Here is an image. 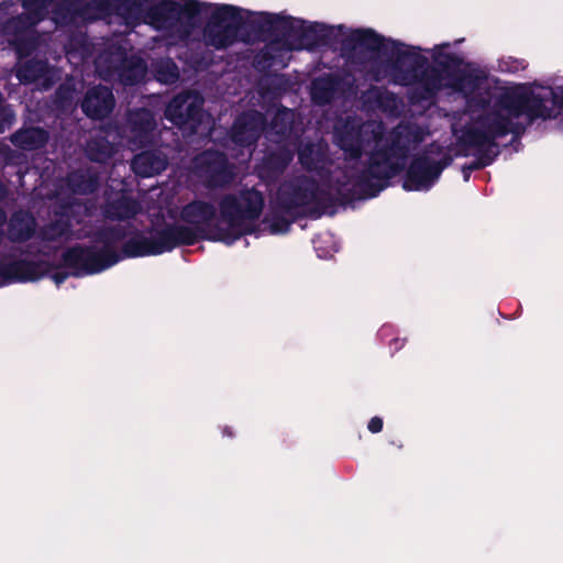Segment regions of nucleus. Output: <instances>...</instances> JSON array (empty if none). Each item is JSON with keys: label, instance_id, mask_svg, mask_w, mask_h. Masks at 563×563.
Returning <instances> with one entry per match:
<instances>
[{"label": "nucleus", "instance_id": "20e7f679", "mask_svg": "<svg viewBox=\"0 0 563 563\" xmlns=\"http://www.w3.org/2000/svg\"><path fill=\"white\" fill-rule=\"evenodd\" d=\"M156 123L151 111L140 109L130 112L122 131L109 128L87 144V155L91 161L104 162L115 152V145H128L137 150L154 142Z\"/></svg>", "mask_w": 563, "mask_h": 563}, {"label": "nucleus", "instance_id": "423d86ee", "mask_svg": "<svg viewBox=\"0 0 563 563\" xmlns=\"http://www.w3.org/2000/svg\"><path fill=\"white\" fill-rule=\"evenodd\" d=\"M317 196L316 181L307 177H299L280 186L277 202L285 213L296 218L313 209Z\"/></svg>", "mask_w": 563, "mask_h": 563}, {"label": "nucleus", "instance_id": "dca6fc26", "mask_svg": "<svg viewBox=\"0 0 563 563\" xmlns=\"http://www.w3.org/2000/svg\"><path fill=\"white\" fill-rule=\"evenodd\" d=\"M71 227L73 223L69 218L66 220L60 218L41 231V239L45 242L65 243L71 240L85 239L89 235V232L82 229L74 231Z\"/></svg>", "mask_w": 563, "mask_h": 563}, {"label": "nucleus", "instance_id": "6ab92c4d", "mask_svg": "<svg viewBox=\"0 0 563 563\" xmlns=\"http://www.w3.org/2000/svg\"><path fill=\"white\" fill-rule=\"evenodd\" d=\"M42 274L41 266L26 261H15L0 264V276L15 280H34Z\"/></svg>", "mask_w": 563, "mask_h": 563}, {"label": "nucleus", "instance_id": "f8f14e48", "mask_svg": "<svg viewBox=\"0 0 563 563\" xmlns=\"http://www.w3.org/2000/svg\"><path fill=\"white\" fill-rule=\"evenodd\" d=\"M264 130V118L257 111L239 117L231 130V141L242 147L253 145Z\"/></svg>", "mask_w": 563, "mask_h": 563}, {"label": "nucleus", "instance_id": "72a5a7b5", "mask_svg": "<svg viewBox=\"0 0 563 563\" xmlns=\"http://www.w3.org/2000/svg\"><path fill=\"white\" fill-rule=\"evenodd\" d=\"M355 165H357V162H354V164L352 165L353 169L355 168Z\"/></svg>", "mask_w": 563, "mask_h": 563}, {"label": "nucleus", "instance_id": "7ed1b4c3", "mask_svg": "<svg viewBox=\"0 0 563 563\" xmlns=\"http://www.w3.org/2000/svg\"><path fill=\"white\" fill-rule=\"evenodd\" d=\"M180 219L189 227L175 224L155 234H136L125 243L124 253L128 256L161 254L179 244H194L200 235L213 229L223 235V229L219 225L217 210L212 203L195 200L183 208Z\"/></svg>", "mask_w": 563, "mask_h": 563}, {"label": "nucleus", "instance_id": "cd10ccee", "mask_svg": "<svg viewBox=\"0 0 563 563\" xmlns=\"http://www.w3.org/2000/svg\"><path fill=\"white\" fill-rule=\"evenodd\" d=\"M146 74V65L141 58H131L125 62L120 73V79L125 85H134L141 81Z\"/></svg>", "mask_w": 563, "mask_h": 563}, {"label": "nucleus", "instance_id": "f3484780", "mask_svg": "<svg viewBox=\"0 0 563 563\" xmlns=\"http://www.w3.org/2000/svg\"><path fill=\"white\" fill-rule=\"evenodd\" d=\"M167 166V157L162 152H143L132 162V169L142 177H151L163 172Z\"/></svg>", "mask_w": 563, "mask_h": 563}, {"label": "nucleus", "instance_id": "bb28decb", "mask_svg": "<svg viewBox=\"0 0 563 563\" xmlns=\"http://www.w3.org/2000/svg\"><path fill=\"white\" fill-rule=\"evenodd\" d=\"M68 184L74 192L88 194L96 189L98 177L90 170L75 172L69 175Z\"/></svg>", "mask_w": 563, "mask_h": 563}, {"label": "nucleus", "instance_id": "c756f323", "mask_svg": "<svg viewBox=\"0 0 563 563\" xmlns=\"http://www.w3.org/2000/svg\"><path fill=\"white\" fill-rule=\"evenodd\" d=\"M54 0H22L23 8L31 15V19L38 21L42 19L47 8Z\"/></svg>", "mask_w": 563, "mask_h": 563}, {"label": "nucleus", "instance_id": "5701e85b", "mask_svg": "<svg viewBox=\"0 0 563 563\" xmlns=\"http://www.w3.org/2000/svg\"><path fill=\"white\" fill-rule=\"evenodd\" d=\"M141 210L142 208L136 200L122 196L106 207L104 214L111 220H125L133 218Z\"/></svg>", "mask_w": 563, "mask_h": 563}, {"label": "nucleus", "instance_id": "4468645a", "mask_svg": "<svg viewBox=\"0 0 563 563\" xmlns=\"http://www.w3.org/2000/svg\"><path fill=\"white\" fill-rule=\"evenodd\" d=\"M114 107L112 91L102 86L90 89L81 104L84 112L93 119H101L108 115Z\"/></svg>", "mask_w": 563, "mask_h": 563}, {"label": "nucleus", "instance_id": "a211bd4d", "mask_svg": "<svg viewBox=\"0 0 563 563\" xmlns=\"http://www.w3.org/2000/svg\"><path fill=\"white\" fill-rule=\"evenodd\" d=\"M52 70L47 64L42 60H29L21 65L16 70V77L23 84L41 82L43 88L51 86Z\"/></svg>", "mask_w": 563, "mask_h": 563}, {"label": "nucleus", "instance_id": "6e6552de", "mask_svg": "<svg viewBox=\"0 0 563 563\" xmlns=\"http://www.w3.org/2000/svg\"><path fill=\"white\" fill-rule=\"evenodd\" d=\"M202 104L203 98L198 92H183L167 104L165 117L179 128L196 133L205 119H209L202 111Z\"/></svg>", "mask_w": 563, "mask_h": 563}, {"label": "nucleus", "instance_id": "ddd939ff", "mask_svg": "<svg viewBox=\"0 0 563 563\" xmlns=\"http://www.w3.org/2000/svg\"><path fill=\"white\" fill-rule=\"evenodd\" d=\"M442 166L429 159L428 157L416 158L408 170L406 188L408 189H426L440 176Z\"/></svg>", "mask_w": 563, "mask_h": 563}, {"label": "nucleus", "instance_id": "39448f33", "mask_svg": "<svg viewBox=\"0 0 563 563\" xmlns=\"http://www.w3.org/2000/svg\"><path fill=\"white\" fill-rule=\"evenodd\" d=\"M218 221L223 235L239 238L252 233L264 209L263 195L246 188L223 195L218 201Z\"/></svg>", "mask_w": 563, "mask_h": 563}, {"label": "nucleus", "instance_id": "2eb2a0df", "mask_svg": "<svg viewBox=\"0 0 563 563\" xmlns=\"http://www.w3.org/2000/svg\"><path fill=\"white\" fill-rule=\"evenodd\" d=\"M295 147V144L286 141L277 152L266 156L258 166L260 177L269 180L283 172L292 159Z\"/></svg>", "mask_w": 563, "mask_h": 563}, {"label": "nucleus", "instance_id": "aec40b11", "mask_svg": "<svg viewBox=\"0 0 563 563\" xmlns=\"http://www.w3.org/2000/svg\"><path fill=\"white\" fill-rule=\"evenodd\" d=\"M35 231V219L29 212H16L12 216L9 223V238L12 241H25L30 239Z\"/></svg>", "mask_w": 563, "mask_h": 563}, {"label": "nucleus", "instance_id": "7c9ffc66", "mask_svg": "<svg viewBox=\"0 0 563 563\" xmlns=\"http://www.w3.org/2000/svg\"><path fill=\"white\" fill-rule=\"evenodd\" d=\"M356 38L371 49H378L382 45L380 37L372 31H361Z\"/></svg>", "mask_w": 563, "mask_h": 563}, {"label": "nucleus", "instance_id": "393cba45", "mask_svg": "<svg viewBox=\"0 0 563 563\" xmlns=\"http://www.w3.org/2000/svg\"><path fill=\"white\" fill-rule=\"evenodd\" d=\"M294 121V112L290 110H282L278 111L273 121L269 130L267 131V136L273 140V135L275 134L279 139H275L274 142L279 144L282 143V139H286L291 132V123Z\"/></svg>", "mask_w": 563, "mask_h": 563}, {"label": "nucleus", "instance_id": "f704fd0d", "mask_svg": "<svg viewBox=\"0 0 563 563\" xmlns=\"http://www.w3.org/2000/svg\"><path fill=\"white\" fill-rule=\"evenodd\" d=\"M355 165H357V162H354V164L352 165L353 169L355 168Z\"/></svg>", "mask_w": 563, "mask_h": 563}, {"label": "nucleus", "instance_id": "2f4dec72", "mask_svg": "<svg viewBox=\"0 0 563 563\" xmlns=\"http://www.w3.org/2000/svg\"><path fill=\"white\" fill-rule=\"evenodd\" d=\"M383 429V420L374 417L368 422V430L373 433L379 432Z\"/></svg>", "mask_w": 563, "mask_h": 563}, {"label": "nucleus", "instance_id": "0eeeda50", "mask_svg": "<svg viewBox=\"0 0 563 563\" xmlns=\"http://www.w3.org/2000/svg\"><path fill=\"white\" fill-rule=\"evenodd\" d=\"M199 10V3L194 0L164 10V21L157 27L164 31L163 40L167 46L178 45L191 35Z\"/></svg>", "mask_w": 563, "mask_h": 563}, {"label": "nucleus", "instance_id": "f257e3e1", "mask_svg": "<svg viewBox=\"0 0 563 563\" xmlns=\"http://www.w3.org/2000/svg\"><path fill=\"white\" fill-rule=\"evenodd\" d=\"M336 144L351 161L369 151V166L357 175L346 176L340 184V194L362 196L376 186V181L391 178L406 165L410 148L421 142L420 132L411 125L400 124L388 137H383V126L376 122L360 123L355 118L340 122L335 126Z\"/></svg>", "mask_w": 563, "mask_h": 563}, {"label": "nucleus", "instance_id": "4be33fe9", "mask_svg": "<svg viewBox=\"0 0 563 563\" xmlns=\"http://www.w3.org/2000/svg\"><path fill=\"white\" fill-rule=\"evenodd\" d=\"M47 139L48 135L43 129L30 128L12 134L11 142L18 147L32 151L43 146Z\"/></svg>", "mask_w": 563, "mask_h": 563}, {"label": "nucleus", "instance_id": "f03ea898", "mask_svg": "<svg viewBox=\"0 0 563 563\" xmlns=\"http://www.w3.org/2000/svg\"><path fill=\"white\" fill-rule=\"evenodd\" d=\"M562 103L563 86L556 91L542 87L526 93H505L482 119L481 128L466 133V142L478 150L495 145L496 137L520 134L534 119L555 118Z\"/></svg>", "mask_w": 563, "mask_h": 563}, {"label": "nucleus", "instance_id": "9d476101", "mask_svg": "<svg viewBox=\"0 0 563 563\" xmlns=\"http://www.w3.org/2000/svg\"><path fill=\"white\" fill-rule=\"evenodd\" d=\"M240 24L230 8L218 9L205 29L206 44L217 49L232 45L236 41Z\"/></svg>", "mask_w": 563, "mask_h": 563}, {"label": "nucleus", "instance_id": "412c9836", "mask_svg": "<svg viewBox=\"0 0 563 563\" xmlns=\"http://www.w3.org/2000/svg\"><path fill=\"white\" fill-rule=\"evenodd\" d=\"M298 156L307 169H322L327 157V145L323 142L307 144L298 150Z\"/></svg>", "mask_w": 563, "mask_h": 563}, {"label": "nucleus", "instance_id": "c85d7f7f", "mask_svg": "<svg viewBox=\"0 0 563 563\" xmlns=\"http://www.w3.org/2000/svg\"><path fill=\"white\" fill-rule=\"evenodd\" d=\"M154 71L157 79L164 84H173L179 77L177 65L172 59H163L155 64Z\"/></svg>", "mask_w": 563, "mask_h": 563}, {"label": "nucleus", "instance_id": "9b49d317", "mask_svg": "<svg viewBox=\"0 0 563 563\" xmlns=\"http://www.w3.org/2000/svg\"><path fill=\"white\" fill-rule=\"evenodd\" d=\"M198 175L211 187L223 186L233 179L234 170L227 157L213 151H207L196 158Z\"/></svg>", "mask_w": 563, "mask_h": 563}, {"label": "nucleus", "instance_id": "a878e982", "mask_svg": "<svg viewBox=\"0 0 563 563\" xmlns=\"http://www.w3.org/2000/svg\"><path fill=\"white\" fill-rule=\"evenodd\" d=\"M335 80L330 77H319L312 81L311 97L316 103H328L335 93Z\"/></svg>", "mask_w": 563, "mask_h": 563}, {"label": "nucleus", "instance_id": "b1692460", "mask_svg": "<svg viewBox=\"0 0 563 563\" xmlns=\"http://www.w3.org/2000/svg\"><path fill=\"white\" fill-rule=\"evenodd\" d=\"M423 86L428 95H432L444 88H453L455 85L450 77L449 70L428 68L424 71Z\"/></svg>", "mask_w": 563, "mask_h": 563}, {"label": "nucleus", "instance_id": "473e14b6", "mask_svg": "<svg viewBox=\"0 0 563 563\" xmlns=\"http://www.w3.org/2000/svg\"><path fill=\"white\" fill-rule=\"evenodd\" d=\"M5 219H7V216H5L4 211L2 209H0V228L5 222Z\"/></svg>", "mask_w": 563, "mask_h": 563}, {"label": "nucleus", "instance_id": "1a4fd4ad", "mask_svg": "<svg viewBox=\"0 0 563 563\" xmlns=\"http://www.w3.org/2000/svg\"><path fill=\"white\" fill-rule=\"evenodd\" d=\"M64 265L76 275L93 274L103 271L117 262L108 251H95L92 247L74 246L63 254Z\"/></svg>", "mask_w": 563, "mask_h": 563}]
</instances>
